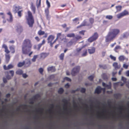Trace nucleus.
Masks as SVG:
<instances>
[{
  "label": "nucleus",
  "mask_w": 129,
  "mask_h": 129,
  "mask_svg": "<svg viewBox=\"0 0 129 129\" xmlns=\"http://www.w3.org/2000/svg\"><path fill=\"white\" fill-rule=\"evenodd\" d=\"M89 20L90 23L91 24H92L94 23V19L92 18H90Z\"/></svg>",
  "instance_id": "8fccbe9b"
},
{
  "label": "nucleus",
  "mask_w": 129,
  "mask_h": 129,
  "mask_svg": "<svg viewBox=\"0 0 129 129\" xmlns=\"http://www.w3.org/2000/svg\"><path fill=\"white\" fill-rule=\"evenodd\" d=\"M121 80L123 81V83H122L121 82H120V85L121 86H122L124 85V84L126 83V79L125 78L122 77Z\"/></svg>",
  "instance_id": "a211bd4d"
},
{
  "label": "nucleus",
  "mask_w": 129,
  "mask_h": 129,
  "mask_svg": "<svg viewBox=\"0 0 129 129\" xmlns=\"http://www.w3.org/2000/svg\"><path fill=\"white\" fill-rule=\"evenodd\" d=\"M64 80H67L69 82H71V80L70 78L67 77L64 78Z\"/></svg>",
  "instance_id": "13d9d810"
},
{
  "label": "nucleus",
  "mask_w": 129,
  "mask_h": 129,
  "mask_svg": "<svg viewBox=\"0 0 129 129\" xmlns=\"http://www.w3.org/2000/svg\"><path fill=\"white\" fill-rule=\"evenodd\" d=\"M128 12L126 10H125L121 13L117 14V17L119 18L124 16L128 15Z\"/></svg>",
  "instance_id": "0eeeda50"
},
{
  "label": "nucleus",
  "mask_w": 129,
  "mask_h": 129,
  "mask_svg": "<svg viewBox=\"0 0 129 129\" xmlns=\"http://www.w3.org/2000/svg\"><path fill=\"white\" fill-rule=\"evenodd\" d=\"M109 85H108L106 84L104 82H103L102 85L104 87H106L108 89H110L111 87V82H109Z\"/></svg>",
  "instance_id": "2eb2a0df"
},
{
  "label": "nucleus",
  "mask_w": 129,
  "mask_h": 129,
  "mask_svg": "<svg viewBox=\"0 0 129 129\" xmlns=\"http://www.w3.org/2000/svg\"><path fill=\"white\" fill-rule=\"evenodd\" d=\"M40 96L39 95L36 94V95L33 97L32 98L30 99V100H34L37 99L38 98H39Z\"/></svg>",
  "instance_id": "2f4dec72"
},
{
  "label": "nucleus",
  "mask_w": 129,
  "mask_h": 129,
  "mask_svg": "<svg viewBox=\"0 0 129 129\" xmlns=\"http://www.w3.org/2000/svg\"><path fill=\"white\" fill-rule=\"evenodd\" d=\"M61 26L63 28H65L67 27V24L66 23H64Z\"/></svg>",
  "instance_id": "338daca9"
},
{
  "label": "nucleus",
  "mask_w": 129,
  "mask_h": 129,
  "mask_svg": "<svg viewBox=\"0 0 129 129\" xmlns=\"http://www.w3.org/2000/svg\"><path fill=\"white\" fill-rule=\"evenodd\" d=\"M54 104H51L50 105V109H49L48 110V111L50 114H51L52 113V109L54 108Z\"/></svg>",
  "instance_id": "b1692460"
},
{
  "label": "nucleus",
  "mask_w": 129,
  "mask_h": 129,
  "mask_svg": "<svg viewBox=\"0 0 129 129\" xmlns=\"http://www.w3.org/2000/svg\"><path fill=\"white\" fill-rule=\"evenodd\" d=\"M119 29L114 28L112 29L109 31L106 36L105 41L106 42L113 41L120 33Z\"/></svg>",
  "instance_id": "f03ea898"
},
{
  "label": "nucleus",
  "mask_w": 129,
  "mask_h": 129,
  "mask_svg": "<svg viewBox=\"0 0 129 129\" xmlns=\"http://www.w3.org/2000/svg\"><path fill=\"white\" fill-rule=\"evenodd\" d=\"M110 57L111 59L113 61H115L116 60V58L115 57H114L112 55L110 56Z\"/></svg>",
  "instance_id": "6e6d98bb"
},
{
  "label": "nucleus",
  "mask_w": 129,
  "mask_h": 129,
  "mask_svg": "<svg viewBox=\"0 0 129 129\" xmlns=\"http://www.w3.org/2000/svg\"><path fill=\"white\" fill-rule=\"evenodd\" d=\"M116 8L117 10V12H119L121 10L122 7L120 5H118L116 6Z\"/></svg>",
  "instance_id": "e433bc0d"
},
{
  "label": "nucleus",
  "mask_w": 129,
  "mask_h": 129,
  "mask_svg": "<svg viewBox=\"0 0 129 129\" xmlns=\"http://www.w3.org/2000/svg\"><path fill=\"white\" fill-rule=\"evenodd\" d=\"M87 54V50L85 49L83 50V53L82 55V56H85Z\"/></svg>",
  "instance_id": "cd10ccee"
},
{
  "label": "nucleus",
  "mask_w": 129,
  "mask_h": 129,
  "mask_svg": "<svg viewBox=\"0 0 129 129\" xmlns=\"http://www.w3.org/2000/svg\"><path fill=\"white\" fill-rule=\"evenodd\" d=\"M88 25H89V24H87V21L85 20H84L80 25L77 26V28H81L84 26Z\"/></svg>",
  "instance_id": "ddd939ff"
},
{
  "label": "nucleus",
  "mask_w": 129,
  "mask_h": 129,
  "mask_svg": "<svg viewBox=\"0 0 129 129\" xmlns=\"http://www.w3.org/2000/svg\"><path fill=\"white\" fill-rule=\"evenodd\" d=\"M102 77L104 80L107 79L108 78L106 74H103L102 75Z\"/></svg>",
  "instance_id": "a18cd8bd"
},
{
  "label": "nucleus",
  "mask_w": 129,
  "mask_h": 129,
  "mask_svg": "<svg viewBox=\"0 0 129 129\" xmlns=\"http://www.w3.org/2000/svg\"><path fill=\"white\" fill-rule=\"evenodd\" d=\"M119 60L120 61H123L125 59V56L123 55L120 56L118 58Z\"/></svg>",
  "instance_id": "c85d7f7f"
},
{
  "label": "nucleus",
  "mask_w": 129,
  "mask_h": 129,
  "mask_svg": "<svg viewBox=\"0 0 129 129\" xmlns=\"http://www.w3.org/2000/svg\"><path fill=\"white\" fill-rule=\"evenodd\" d=\"M46 4L47 5L48 7V8H49V7H50V4L48 1V0H46Z\"/></svg>",
  "instance_id": "0e129e2a"
},
{
  "label": "nucleus",
  "mask_w": 129,
  "mask_h": 129,
  "mask_svg": "<svg viewBox=\"0 0 129 129\" xmlns=\"http://www.w3.org/2000/svg\"><path fill=\"white\" fill-rule=\"evenodd\" d=\"M25 64V61H23V62H20L18 64V67H21L23 66Z\"/></svg>",
  "instance_id": "ea45409f"
},
{
  "label": "nucleus",
  "mask_w": 129,
  "mask_h": 129,
  "mask_svg": "<svg viewBox=\"0 0 129 129\" xmlns=\"http://www.w3.org/2000/svg\"><path fill=\"white\" fill-rule=\"evenodd\" d=\"M13 8L15 11V12H17L19 9L22 8V7L19 6H16L15 5L13 6Z\"/></svg>",
  "instance_id": "aec40b11"
},
{
  "label": "nucleus",
  "mask_w": 129,
  "mask_h": 129,
  "mask_svg": "<svg viewBox=\"0 0 129 129\" xmlns=\"http://www.w3.org/2000/svg\"><path fill=\"white\" fill-rule=\"evenodd\" d=\"M99 35L97 32L95 33L88 40V41L89 42H92L96 40L98 38Z\"/></svg>",
  "instance_id": "20e7f679"
},
{
  "label": "nucleus",
  "mask_w": 129,
  "mask_h": 129,
  "mask_svg": "<svg viewBox=\"0 0 129 129\" xmlns=\"http://www.w3.org/2000/svg\"><path fill=\"white\" fill-rule=\"evenodd\" d=\"M30 8L33 12L34 14H35L36 11V8L35 6L34 5L33 3H32L31 5Z\"/></svg>",
  "instance_id": "dca6fc26"
},
{
  "label": "nucleus",
  "mask_w": 129,
  "mask_h": 129,
  "mask_svg": "<svg viewBox=\"0 0 129 129\" xmlns=\"http://www.w3.org/2000/svg\"><path fill=\"white\" fill-rule=\"evenodd\" d=\"M31 62L29 59H26L25 61V66L27 67H29L31 64Z\"/></svg>",
  "instance_id": "f8f14e48"
},
{
  "label": "nucleus",
  "mask_w": 129,
  "mask_h": 129,
  "mask_svg": "<svg viewBox=\"0 0 129 129\" xmlns=\"http://www.w3.org/2000/svg\"><path fill=\"white\" fill-rule=\"evenodd\" d=\"M64 90L62 88H60L58 90V93L59 94H62L64 92Z\"/></svg>",
  "instance_id": "4c0bfd02"
},
{
  "label": "nucleus",
  "mask_w": 129,
  "mask_h": 129,
  "mask_svg": "<svg viewBox=\"0 0 129 129\" xmlns=\"http://www.w3.org/2000/svg\"><path fill=\"white\" fill-rule=\"evenodd\" d=\"M99 66L100 68H102L104 69H106L107 68V66L105 65H100Z\"/></svg>",
  "instance_id": "de8ad7c7"
},
{
  "label": "nucleus",
  "mask_w": 129,
  "mask_h": 129,
  "mask_svg": "<svg viewBox=\"0 0 129 129\" xmlns=\"http://www.w3.org/2000/svg\"><path fill=\"white\" fill-rule=\"evenodd\" d=\"M67 36L68 37H75V35L74 33L68 34L67 35Z\"/></svg>",
  "instance_id": "58836bf2"
},
{
  "label": "nucleus",
  "mask_w": 129,
  "mask_h": 129,
  "mask_svg": "<svg viewBox=\"0 0 129 129\" xmlns=\"http://www.w3.org/2000/svg\"><path fill=\"white\" fill-rule=\"evenodd\" d=\"M9 22H11L13 21V19L12 15L10 12H9Z\"/></svg>",
  "instance_id": "5701e85b"
},
{
  "label": "nucleus",
  "mask_w": 129,
  "mask_h": 129,
  "mask_svg": "<svg viewBox=\"0 0 129 129\" xmlns=\"http://www.w3.org/2000/svg\"><path fill=\"white\" fill-rule=\"evenodd\" d=\"M121 48L120 46H117L114 48V50L115 51V52H118V49H121Z\"/></svg>",
  "instance_id": "f704fd0d"
},
{
  "label": "nucleus",
  "mask_w": 129,
  "mask_h": 129,
  "mask_svg": "<svg viewBox=\"0 0 129 129\" xmlns=\"http://www.w3.org/2000/svg\"><path fill=\"white\" fill-rule=\"evenodd\" d=\"M121 94L119 93H117L116 94H115L114 95V96L116 98H117L119 97L120 96Z\"/></svg>",
  "instance_id": "09e8293b"
},
{
  "label": "nucleus",
  "mask_w": 129,
  "mask_h": 129,
  "mask_svg": "<svg viewBox=\"0 0 129 129\" xmlns=\"http://www.w3.org/2000/svg\"><path fill=\"white\" fill-rule=\"evenodd\" d=\"M80 67L79 66H77L74 68L72 70L71 74L73 76H75L80 71Z\"/></svg>",
  "instance_id": "423d86ee"
},
{
  "label": "nucleus",
  "mask_w": 129,
  "mask_h": 129,
  "mask_svg": "<svg viewBox=\"0 0 129 129\" xmlns=\"http://www.w3.org/2000/svg\"><path fill=\"white\" fill-rule=\"evenodd\" d=\"M5 74L6 75V78L4 77L3 78V81L4 83H6L7 82V79H8V72L7 71L5 72Z\"/></svg>",
  "instance_id": "4be33fe9"
},
{
  "label": "nucleus",
  "mask_w": 129,
  "mask_h": 129,
  "mask_svg": "<svg viewBox=\"0 0 129 129\" xmlns=\"http://www.w3.org/2000/svg\"><path fill=\"white\" fill-rule=\"evenodd\" d=\"M62 101L63 103H64V106L67 107V105L68 103V101L66 99H63L62 100Z\"/></svg>",
  "instance_id": "7c9ffc66"
},
{
  "label": "nucleus",
  "mask_w": 129,
  "mask_h": 129,
  "mask_svg": "<svg viewBox=\"0 0 129 129\" xmlns=\"http://www.w3.org/2000/svg\"><path fill=\"white\" fill-rule=\"evenodd\" d=\"M95 51V49L94 47H91L88 49V51L90 54H92L94 53Z\"/></svg>",
  "instance_id": "f3484780"
},
{
  "label": "nucleus",
  "mask_w": 129,
  "mask_h": 129,
  "mask_svg": "<svg viewBox=\"0 0 129 129\" xmlns=\"http://www.w3.org/2000/svg\"><path fill=\"white\" fill-rule=\"evenodd\" d=\"M88 79L90 81H92L93 79V77L92 75L88 77Z\"/></svg>",
  "instance_id": "bf43d9fd"
},
{
  "label": "nucleus",
  "mask_w": 129,
  "mask_h": 129,
  "mask_svg": "<svg viewBox=\"0 0 129 129\" xmlns=\"http://www.w3.org/2000/svg\"><path fill=\"white\" fill-rule=\"evenodd\" d=\"M56 38L57 39H59L61 42L62 41L65 42L66 40L64 35L62 34L61 33H58L57 34Z\"/></svg>",
  "instance_id": "39448f33"
},
{
  "label": "nucleus",
  "mask_w": 129,
  "mask_h": 129,
  "mask_svg": "<svg viewBox=\"0 0 129 129\" xmlns=\"http://www.w3.org/2000/svg\"><path fill=\"white\" fill-rule=\"evenodd\" d=\"M113 66L115 69H119L120 68L119 67L117 63L116 62H114L113 63Z\"/></svg>",
  "instance_id": "72a5a7b5"
},
{
  "label": "nucleus",
  "mask_w": 129,
  "mask_h": 129,
  "mask_svg": "<svg viewBox=\"0 0 129 129\" xmlns=\"http://www.w3.org/2000/svg\"><path fill=\"white\" fill-rule=\"evenodd\" d=\"M45 12L47 18H49V10L48 8L45 9Z\"/></svg>",
  "instance_id": "a878e982"
},
{
  "label": "nucleus",
  "mask_w": 129,
  "mask_h": 129,
  "mask_svg": "<svg viewBox=\"0 0 129 129\" xmlns=\"http://www.w3.org/2000/svg\"><path fill=\"white\" fill-rule=\"evenodd\" d=\"M38 34L39 36H41L44 35L43 37V38H46L48 36V34L47 33H45L44 31H42L41 30L38 31Z\"/></svg>",
  "instance_id": "6e6552de"
},
{
  "label": "nucleus",
  "mask_w": 129,
  "mask_h": 129,
  "mask_svg": "<svg viewBox=\"0 0 129 129\" xmlns=\"http://www.w3.org/2000/svg\"><path fill=\"white\" fill-rule=\"evenodd\" d=\"M85 32V30H82L81 31H80L79 32V34L82 35H84V33Z\"/></svg>",
  "instance_id": "69168bd1"
},
{
  "label": "nucleus",
  "mask_w": 129,
  "mask_h": 129,
  "mask_svg": "<svg viewBox=\"0 0 129 129\" xmlns=\"http://www.w3.org/2000/svg\"><path fill=\"white\" fill-rule=\"evenodd\" d=\"M48 55V54L46 53H42L40 54V58L42 59H44Z\"/></svg>",
  "instance_id": "6ab92c4d"
},
{
  "label": "nucleus",
  "mask_w": 129,
  "mask_h": 129,
  "mask_svg": "<svg viewBox=\"0 0 129 129\" xmlns=\"http://www.w3.org/2000/svg\"><path fill=\"white\" fill-rule=\"evenodd\" d=\"M17 30L18 31H21L22 30V27L20 25H18L17 26Z\"/></svg>",
  "instance_id": "c9c22d12"
},
{
  "label": "nucleus",
  "mask_w": 129,
  "mask_h": 129,
  "mask_svg": "<svg viewBox=\"0 0 129 129\" xmlns=\"http://www.w3.org/2000/svg\"><path fill=\"white\" fill-rule=\"evenodd\" d=\"M32 45L30 40L28 39L24 40L22 46V52L23 54H26L31 50Z\"/></svg>",
  "instance_id": "f257e3e1"
},
{
  "label": "nucleus",
  "mask_w": 129,
  "mask_h": 129,
  "mask_svg": "<svg viewBox=\"0 0 129 129\" xmlns=\"http://www.w3.org/2000/svg\"><path fill=\"white\" fill-rule=\"evenodd\" d=\"M25 18L29 27H33L34 23V20L32 14L30 10L27 11V15H25Z\"/></svg>",
  "instance_id": "7ed1b4c3"
},
{
  "label": "nucleus",
  "mask_w": 129,
  "mask_h": 129,
  "mask_svg": "<svg viewBox=\"0 0 129 129\" xmlns=\"http://www.w3.org/2000/svg\"><path fill=\"white\" fill-rule=\"evenodd\" d=\"M106 18L107 19H111L113 18V17L112 15H108L106 16Z\"/></svg>",
  "instance_id": "603ef678"
},
{
  "label": "nucleus",
  "mask_w": 129,
  "mask_h": 129,
  "mask_svg": "<svg viewBox=\"0 0 129 129\" xmlns=\"http://www.w3.org/2000/svg\"><path fill=\"white\" fill-rule=\"evenodd\" d=\"M103 89V88H102L100 86H98L96 88L95 90V93L100 94L101 92Z\"/></svg>",
  "instance_id": "9b49d317"
},
{
  "label": "nucleus",
  "mask_w": 129,
  "mask_h": 129,
  "mask_svg": "<svg viewBox=\"0 0 129 129\" xmlns=\"http://www.w3.org/2000/svg\"><path fill=\"white\" fill-rule=\"evenodd\" d=\"M128 66V65H127L125 63L123 64V67L124 69H127Z\"/></svg>",
  "instance_id": "680f3d73"
},
{
  "label": "nucleus",
  "mask_w": 129,
  "mask_h": 129,
  "mask_svg": "<svg viewBox=\"0 0 129 129\" xmlns=\"http://www.w3.org/2000/svg\"><path fill=\"white\" fill-rule=\"evenodd\" d=\"M39 71L41 74H42L43 72V70L42 68H40L39 69Z\"/></svg>",
  "instance_id": "e2e57ef3"
},
{
  "label": "nucleus",
  "mask_w": 129,
  "mask_h": 129,
  "mask_svg": "<svg viewBox=\"0 0 129 129\" xmlns=\"http://www.w3.org/2000/svg\"><path fill=\"white\" fill-rule=\"evenodd\" d=\"M79 20V18H76L73 20V21L74 23H76Z\"/></svg>",
  "instance_id": "3c124183"
},
{
  "label": "nucleus",
  "mask_w": 129,
  "mask_h": 129,
  "mask_svg": "<svg viewBox=\"0 0 129 129\" xmlns=\"http://www.w3.org/2000/svg\"><path fill=\"white\" fill-rule=\"evenodd\" d=\"M73 44V42L72 41L69 42L67 44V45L68 47H70Z\"/></svg>",
  "instance_id": "864d4df0"
},
{
  "label": "nucleus",
  "mask_w": 129,
  "mask_h": 129,
  "mask_svg": "<svg viewBox=\"0 0 129 129\" xmlns=\"http://www.w3.org/2000/svg\"><path fill=\"white\" fill-rule=\"evenodd\" d=\"M38 56V55H34L31 59L32 61L35 62L36 61V59L37 58Z\"/></svg>",
  "instance_id": "a19ab883"
},
{
  "label": "nucleus",
  "mask_w": 129,
  "mask_h": 129,
  "mask_svg": "<svg viewBox=\"0 0 129 129\" xmlns=\"http://www.w3.org/2000/svg\"><path fill=\"white\" fill-rule=\"evenodd\" d=\"M41 0H37L36 6L37 8L40 7L41 6Z\"/></svg>",
  "instance_id": "bb28decb"
},
{
  "label": "nucleus",
  "mask_w": 129,
  "mask_h": 129,
  "mask_svg": "<svg viewBox=\"0 0 129 129\" xmlns=\"http://www.w3.org/2000/svg\"><path fill=\"white\" fill-rule=\"evenodd\" d=\"M64 53H61L59 56L60 59L63 60L64 59Z\"/></svg>",
  "instance_id": "37998d69"
},
{
  "label": "nucleus",
  "mask_w": 129,
  "mask_h": 129,
  "mask_svg": "<svg viewBox=\"0 0 129 129\" xmlns=\"http://www.w3.org/2000/svg\"><path fill=\"white\" fill-rule=\"evenodd\" d=\"M23 72L20 69L17 70L16 72V73L17 74L19 75H21L22 74Z\"/></svg>",
  "instance_id": "473e14b6"
},
{
  "label": "nucleus",
  "mask_w": 129,
  "mask_h": 129,
  "mask_svg": "<svg viewBox=\"0 0 129 129\" xmlns=\"http://www.w3.org/2000/svg\"><path fill=\"white\" fill-rule=\"evenodd\" d=\"M2 47L3 48H4L5 49V52L6 53V58L7 60L8 58V50L7 46L5 44H4Z\"/></svg>",
  "instance_id": "1a4fd4ad"
},
{
  "label": "nucleus",
  "mask_w": 129,
  "mask_h": 129,
  "mask_svg": "<svg viewBox=\"0 0 129 129\" xmlns=\"http://www.w3.org/2000/svg\"><path fill=\"white\" fill-rule=\"evenodd\" d=\"M129 35V34L128 33H124L123 34V38H127Z\"/></svg>",
  "instance_id": "c03bdc74"
},
{
  "label": "nucleus",
  "mask_w": 129,
  "mask_h": 129,
  "mask_svg": "<svg viewBox=\"0 0 129 129\" xmlns=\"http://www.w3.org/2000/svg\"><path fill=\"white\" fill-rule=\"evenodd\" d=\"M9 74L11 75V77L13 76L14 74V72L13 71H10L9 72Z\"/></svg>",
  "instance_id": "052dcab7"
},
{
  "label": "nucleus",
  "mask_w": 129,
  "mask_h": 129,
  "mask_svg": "<svg viewBox=\"0 0 129 129\" xmlns=\"http://www.w3.org/2000/svg\"><path fill=\"white\" fill-rule=\"evenodd\" d=\"M86 89L84 88H82L80 90V92L82 93H85V92Z\"/></svg>",
  "instance_id": "4d7b16f0"
},
{
  "label": "nucleus",
  "mask_w": 129,
  "mask_h": 129,
  "mask_svg": "<svg viewBox=\"0 0 129 129\" xmlns=\"http://www.w3.org/2000/svg\"><path fill=\"white\" fill-rule=\"evenodd\" d=\"M24 106V108L25 109H26L27 108V105L26 104H24L21 105L20 106H19L16 109V111H19L20 110V107L21 106Z\"/></svg>",
  "instance_id": "393cba45"
},
{
  "label": "nucleus",
  "mask_w": 129,
  "mask_h": 129,
  "mask_svg": "<svg viewBox=\"0 0 129 129\" xmlns=\"http://www.w3.org/2000/svg\"><path fill=\"white\" fill-rule=\"evenodd\" d=\"M10 51H9V53L11 52V53H14L15 52V50L14 46H13L10 47Z\"/></svg>",
  "instance_id": "412c9836"
},
{
  "label": "nucleus",
  "mask_w": 129,
  "mask_h": 129,
  "mask_svg": "<svg viewBox=\"0 0 129 129\" xmlns=\"http://www.w3.org/2000/svg\"><path fill=\"white\" fill-rule=\"evenodd\" d=\"M23 11V10H22L19 11L17 12V13L18 16L19 17H21L22 16V12Z\"/></svg>",
  "instance_id": "79ce46f5"
},
{
  "label": "nucleus",
  "mask_w": 129,
  "mask_h": 129,
  "mask_svg": "<svg viewBox=\"0 0 129 129\" xmlns=\"http://www.w3.org/2000/svg\"><path fill=\"white\" fill-rule=\"evenodd\" d=\"M22 75L23 77L25 78H26L28 76L25 74H22Z\"/></svg>",
  "instance_id": "774afa93"
},
{
  "label": "nucleus",
  "mask_w": 129,
  "mask_h": 129,
  "mask_svg": "<svg viewBox=\"0 0 129 129\" xmlns=\"http://www.w3.org/2000/svg\"><path fill=\"white\" fill-rule=\"evenodd\" d=\"M47 71L49 72H54L56 71V69L55 67L51 66L48 68Z\"/></svg>",
  "instance_id": "4468645a"
},
{
  "label": "nucleus",
  "mask_w": 129,
  "mask_h": 129,
  "mask_svg": "<svg viewBox=\"0 0 129 129\" xmlns=\"http://www.w3.org/2000/svg\"><path fill=\"white\" fill-rule=\"evenodd\" d=\"M57 38H56V39H55V40H54V41H53V42H51V43L50 44V45L51 46V47H53V45L54 44V43H55L56 41H57Z\"/></svg>",
  "instance_id": "5fc2aeb1"
},
{
  "label": "nucleus",
  "mask_w": 129,
  "mask_h": 129,
  "mask_svg": "<svg viewBox=\"0 0 129 129\" xmlns=\"http://www.w3.org/2000/svg\"><path fill=\"white\" fill-rule=\"evenodd\" d=\"M62 101L63 103H64V106L67 107V105L68 103V101L66 99H63L62 100Z\"/></svg>",
  "instance_id": "c756f323"
},
{
  "label": "nucleus",
  "mask_w": 129,
  "mask_h": 129,
  "mask_svg": "<svg viewBox=\"0 0 129 129\" xmlns=\"http://www.w3.org/2000/svg\"><path fill=\"white\" fill-rule=\"evenodd\" d=\"M43 111V108H39L38 110H36V111L37 112L40 113V114H42Z\"/></svg>",
  "instance_id": "49530a36"
},
{
  "label": "nucleus",
  "mask_w": 129,
  "mask_h": 129,
  "mask_svg": "<svg viewBox=\"0 0 129 129\" xmlns=\"http://www.w3.org/2000/svg\"><path fill=\"white\" fill-rule=\"evenodd\" d=\"M55 37L54 36L52 35H49L47 38L48 43H50V44L52 42V41L54 39Z\"/></svg>",
  "instance_id": "9d476101"
}]
</instances>
